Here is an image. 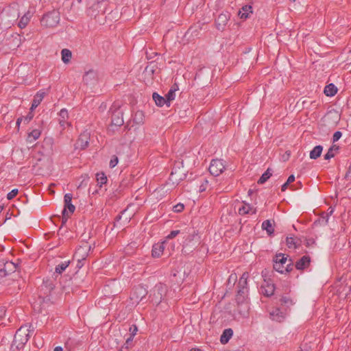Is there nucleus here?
Returning <instances> with one entry per match:
<instances>
[{"mask_svg": "<svg viewBox=\"0 0 351 351\" xmlns=\"http://www.w3.org/2000/svg\"><path fill=\"white\" fill-rule=\"evenodd\" d=\"M167 293V287L166 285L158 283L155 285L152 290V293L150 295L152 298V302L154 304H159L162 300L164 299Z\"/></svg>", "mask_w": 351, "mask_h": 351, "instance_id": "5", "label": "nucleus"}, {"mask_svg": "<svg viewBox=\"0 0 351 351\" xmlns=\"http://www.w3.org/2000/svg\"><path fill=\"white\" fill-rule=\"evenodd\" d=\"M270 317L274 321L281 322L284 320L285 314L279 308H276L270 313Z\"/></svg>", "mask_w": 351, "mask_h": 351, "instance_id": "20", "label": "nucleus"}, {"mask_svg": "<svg viewBox=\"0 0 351 351\" xmlns=\"http://www.w3.org/2000/svg\"><path fill=\"white\" fill-rule=\"evenodd\" d=\"M17 269V265L12 261H0V280L9 274L14 273Z\"/></svg>", "mask_w": 351, "mask_h": 351, "instance_id": "6", "label": "nucleus"}, {"mask_svg": "<svg viewBox=\"0 0 351 351\" xmlns=\"http://www.w3.org/2000/svg\"><path fill=\"white\" fill-rule=\"evenodd\" d=\"M59 123L60 126L64 129L66 125H69V123L67 122V119L69 118V113L67 110L65 108L61 109L59 112Z\"/></svg>", "mask_w": 351, "mask_h": 351, "instance_id": "18", "label": "nucleus"}, {"mask_svg": "<svg viewBox=\"0 0 351 351\" xmlns=\"http://www.w3.org/2000/svg\"><path fill=\"white\" fill-rule=\"evenodd\" d=\"M97 81V75L94 70H89L83 76V82L88 86H93Z\"/></svg>", "mask_w": 351, "mask_h": 351, "instance_id": "15", "label": "nucleus"}, {"mask_svg": "<svg viewBox=\"0 0 351 351\" xmlns=\"http://www.w3.org/2000/svg\"><path fill=\"white\" fill-rule=\"evenodd\" d=\"M287 245L289 248L296 249L302 245L307 246V237L304 235L297 237H287Z\"/></svg>", "mask_w": 351, "mask_h": 351, "instance_id": "7", "label": "nucleus"}, {"mask_svg": "<svg viewBox=\"0 0 351 351\" xmlns=\"http://www.w3.org/2000/svg\"><path fill=\"white\" fill-rule=\"evenodd\" d=\"M129 347L128 346H123L118 351H128Z\"/></svg>", "mask_w": 351, "mask_h": 351, "instance_id": "61", "label": "nucleus"}, {"mask_svg": "<svg viewBox=\"0 0 351 351\" xmlns=\"http://www.w3.org/2000/svg\"><path fill=\"white\" fill-rule=\"evenodd\" d=\"M34 114L32 113V111L29 112L27 116L23 117V121H24V123H28L32 119H33Z\"/></svg>", "mask_w": 351, "mask_h": 351, "instance_id": "48", "label": "nucleus"}, {"mask_svg": "<svg viewBox=\"0 0 351 351\" xmlns=\"http://www.w3.org/2000/svg\"><path fill=\"white\" fill-rule=\"evenodd\" d=\"M70 214L66 213L65 215H62V225L64 224L67 219L70 217Z\"/></svg>", "mask_w": 351, "mask_h": 351, "instance_id": "54", "label": "nucleus"}, {"mask_svg": "<svg viewBox=\"0 0 351 351\" xmlns=\"http://www.w3.org/2000/svg\"><path fill=\"white\" fill-rule=\"evenodd\" d=\"M69 264L70 261H64L58 264L55 268L54 274H61L69 267Z\"/></svg>", "mask_w": 351, "mask_h": 351, "instance_id": "30", "label": "nucleus"}, {"mask_svg": "<svg viewBox=\"0 0 351 351\" xmlns=\"http://www.w3.org/2000/svg\"><path fill=\"white\" fill-rule=\"evenodd\" d=\"M272 175L271 172V169L268 168L267 171L263 173L261 177L258 180V184H264Z\"/></svg>", "mask_w": 351, "mask_h": 351, "instance_id": "31", "label": "nucleus"}, {"mask_svg": "<svg viewBox=\"0 0 351 351\" xmlns=\"http://www.w3.org/2000/svg\"><path fill=\"white\" fill-rule=\"evenodd\" d=\"M274 269L280 273L289 272L292 270L293 262L291 259H287L285 254L280 253L277 254L273 259Z\"/></svg>", "mask_w": 351, "mask_h": 351, "instance_id": "1", "label": "nucleus"}, {"mask_svg": "<svg viewBox=\"0 0 351 351\" xmlns=\"http://www.w3.org/2000/svg\"><path fill=\"white\" fill-rule=\"evenodd\" d=\"M60 20V14L58 10H53L45 14L41 20V25L46 28H53L56 27Z\"/></svg>", "mask_w": 351, "mask_h": 351, "instance_id": "4", "label": "nucleus"}, {"mask_svg": "<svg viewBox=\"0 0 351 351\" xmlns=\"http://www.w3.org/2000/svg\"><path fill=\"white\" fill-rule=\"evenodd\" d=\"M311 87H313V90H315V93L317 92V89L319 88V86L314 83L313 85L311 84Z\"/></svg>", "mask_w": 351, "mask_h": 351, "instance_id": "57", "label": "nucleus"}, {"mask_svg": "<svg viewBox=\"0 0 351 351\" xmlns=\"http://www.w3.org/2000/svg\"><path fill=\"white\" fill-rule=\"evenodd\" d=\"M41 132L38 129H34L28 133L27 141L32 143L38 139L40 136Z\"/></svg>", "mask_w": 351, "mask_h": 351, "instance_id": "27", "label": "nucleus"}, {"mask_svg": "<svg viewBox=\"0 0 351 351\" xmlns=\"http://www.w3.org/2000/svg\"><path fill=\"white\" fill-rule=\"evenodd\" d=\"M185 177L186 173L183 169H181L180 167H178V169L174 167L171 173L169 179L173 183H178L180 180H184Z\"/></svg>", "mask_w": 351, "mask_h": 351, "instance_id": "12", "label": "nucleus"}, {"mask_svg": "<svg viewBox=\"0 0 351 351\" xmlns=\"http://www.w3.org/2000/svg\"><path fill=\"white\" fill-rule=\"evenodd\" d=\"M241 10L239 12V16L242 19H247L249 15L252 13V7L250 5L243 6Z\"/></svg>", "mask_w": 351, "mask_h": 351, "instance_id": "21", "label": "nucleus"}, {"mask_svg": "<svg viewBox=\"0 0 351 351\" xmlns=\"http://www.w3.org/2000/svg\"><path fill=\"white\" fill-rule=\"evenodd\" d=\"M315 243V241L313 239H308V247L311 245V244H314Z\"/></svg>", "mask_w": 351, "mask_h": 351, "instance_id": "64", "label": "nucleus"}, {"mask_svg": "<svg viewBox=\"0 0 351 351\" xmlns=\"http://www.w3.org/2000/svg\"><path fill=\"white\" fill-rule=\"evenodd\" d=\"M233 335V330L231 328L225 329L221 335L220 341L222 344L227 343Z\"/></svg>", "mask_w": 351, "mask_h": 351, "instance_id": "22", "label": "nucleus"}, {"mask_svg": "<svg viewBox=\"0 0 351 351\" xmlns=\"http://www.w3.org/2000/svg\"><path fill=\"white\" fill-rule=\"evenodd\" d=\"M342 136V133L340 131H337L334 133L332 136V142L335 143L338 141Z\"/></svg>", "mask_w": 351, "mask_h": 351, "instance_id": "50", "label": "nucleus"}, {"mask_svg": "<svg viewBox=\"0 0 351 351\" xmlns=\"http://www.w3.org/2000/svg\"><path fill=\"white\" fill-rule=\"evenodd\" d=\"M61 55H62V60L64 63L67 64L70 62L72 53L71 51L68 49H63L61 51Z\"/></svg>", "mask_w": 351, "mask_h": 351, "instance_id": "29", "label": "nucleus"}, {"mask_svg": "<svg viewBox=\"0 0 351 351\" xmlns=\"http://www.w3.org/2000/svg\"><path fill=\"white\" fill-rule=\"evenodd\" d=\"M306 263H307V255L303 256L298 261L296 262V269L299 270L303 269Z\"/></svg>", "mask_w": 351, "mask_h": 351, "instance_id": "35", "label": "nucleus"}, {"mask_svg": "<svg viewBox=\"0 0 351 351\" xmlns=\"http://www.w3.org/2000/svg\"><path fill=\"white\" fill-rule=\"evenodd\" d=\"M319 117V114L317 112H314L311 114V117L313 118L315 120H317Z\"/></svg>", "mask_w": 351, "mask_h": 351, "instance_id": "55", "label": "nucleus"}, {"mask_svg": "<svg viewBox=\"0 0 351 351\" xmlns=\"http://www.w3.org/2000/svg\"><path fill=\"white\" fill-rule=\"evenodd\" d=\"M22 121H23V117L18 118L16 120V125L18 128V130L19 129V125H20L21 123L22 122Z\"/></svg>", "mask_w": 351, "mask_h": 351, "instance_id": "56", "label": "nucleus"}, {"mask_svg": "<svg viewBox=\"0 0 351 351\" xmlns=\"http://www.w3.org/2000/svg\"><path fill=\"white\" fill-rule=\"evenodd\" d=\"M281 304L285 306H289V304H292V301L289 297H282L280 300Z\"/></svg>", "mask_w": 351, "mask_h": 351, "instance_id": "44", "label": "nucleus"}, {"mask_svg": "<svg viewBox=\"0 0 351 351\" xmlns=\"http://www.w3.org/2000/svg\"><path fill=\"white\" fill-rule=\"evenodd\" d=\"M262 228L265 230L269 235L274 234V228L270 220H265L262 223Z\"/></svg>", "mask_w": 351, "mask_h": 351, "instance_id": "28", "label": "nucleus"}, {"mask_svg": "<svg viewBox=\"0 0 351 351\" xmlns=\"http://www.w3.org/2000/svg\"><path fill=\"white\" fill-rule=\"evenodd\" d=\"M337 92V88L333 84H329L324 88V93L326 96L332 97Z\"/></svg>", "mask_w": 351, "mask_h": 351, "instance_id": "25", "label": "nucleus"}, {"mask_svg": "<svg viewBox=\"0 0 351 351\" xmlns=\"http://www.w3.org/2000/svg\"><path fill=\"white\" fill-rule=\"evenodd\" d=\"M300 226H301V224H300V223H298L297 225H294V226H293V227H294L295 230H298V229H300V230H301V232H304V230H301Z\"/></svg>", "mask_w": 351, "mask_h": 351, "instance_id": "60", "label": "nucleus"}, {"mask_svg": "<svg viewBox=\"0 0 351 351\" xmlns=\"http://www.w3.org/2000/svg\"><path fill=\"white\" fill-rule=\"evenodd\" d=\"M295 180L294 175H291L289 176L287 182L284 183L281 186V191L282 192L285 191L288 187V186Z\"/></svg>", "mask_w": 351, "mask_h": 351, "instance_id": "39", "label": "nucleus"}, {"mask_svg": "<svg viewBox=\"0 0 351 351\" xmlns=\"http://www.w3.org/2000/svg\"><path fill=\"white\" fill-rule=\"evenodd\" d=\"M170 90H173V92H175V93H176V91L178 90V86L177 84H174L171 87Z\"/></svg>", "mask_w": 351, "mask_h": 351, "instance_id": "59", "label": "nucleus"}, {"mask_svg": "<svg viewBox=\"0 0 351 351\" xmlns=\"http://www.w3.org/2000/svg\"><path fill=\"white\" fill-rule=\"evenodd\" d=\"M29 335L27 330L21 327L14 335L11 346L12 351H19L22 349L29 340Z\"/></svg>", "mask_w": 351, "mask_h": 351, "instance_id": "3", "label": "nucleus"}, {"mask_svg": "<svg viewBox=\"0 0 351 351\" xmlns=\"http://www.w3.org/2000/svg\"><path fill=\"white\" fill-rule=\"evenodd\" d=\"M323 147L322 145L315 146L311 152H310V158L311 159H317L319 158L322 152Z\"/></svg>", "mask_w": 351, "mask_h": 351, "instance_id": "26", "label": "nucleus"}, {"mask_svg": "<svg viewBox=\"0 0 351 351\" xmlns=\"http://www.w3.org/2000/svg\"><path fill=\"white\" fill-rule=\"evenodd\" d=\"M133 337H134L130 335V337L128 338H127V339L125 341V343L124 344V346H128L130 348V346H131L132 342L133 341Z\"/></svg>", "mask_w": 351, "mask_h": 351, "instance_id": "53", "label": "nucleus"}, {"mask_svg": "<svg viewBox=\"0 0 351 351\" xmlns=\"http://www.w3.org/2000/svg\"><path fill=\"white\" fill-rule=\"evenodd\" d=\"M176 97L175 92L173 90H169L167 94L165 95L166 101H167V106H170L171 101L174 100Z\"/></svg>", "mask_w": 351, "mask_h": 351, "instance_id": "38", "label": "nucleus"}, {"mask_svg": "<svg viewBox=\"0 0 351 351\" xmlns=\"http://www.w3.org/2000/svg\"><path fill=\"white\" fill-rule=\"evenodd\" d=\"M225 169V165L222 160L213 159L211 160L209 171L214 176H218Z\"/></svg>", "mask_w": 351, "mask_h": 351, "instance_id": "9", "label": "nucleus"}, {"mask_svg": "<svg viewBox=\"0 0 351 351\" xmlns=\"http://www.w3.org/2000/svg\"><path fill=\"white\" fill-rule=\"evenodd\" d=\"M252 210V208L249 204H245L243 206L239 208V214L241 215H244L250 213Z\"/></svg>", "mask_w": 351, "mask_h": 351, "instance_id": "34", "label": "nucleus"}, {"mask_svg": "<svg viewBox=\"0 0 351 351\" xmlns=\"http://www.w3.org/2000/svg\"><path fill=\"white\" fill-rule=\"evenodd\" d=\"M351 173V161H350V164L349 165V168H348V172L346 173V178H348V175Z\"/></svg>", "mask_w": 351, "mask_h": 351, "instance_id": "62", "label": "nucleus"}, {"mask_svg": "<svg viewBox=\"0 0 351 351\" xmlns=\"http://www.w3.org/2000/svg\"><path fill=\"white\" fill-rule=\"evenodd\" d=\"M262 293L266 296H270L274 294V285H267L266 288L261 287Z\"/></svg>", "mask_w": 351, "mask_h": 351, "instance_id": "36", "label": "nucleus"}, {"mask_svg": "<svg viewBox=\"0 0 351 351\" xmlns=\"http://www.w3.org/2000/svg\"><path fill=\"white\" fill-rule=\"evenodd\" d=\"M249 274L244 272L239 280L237 284V293L236 295V302L238 304H243L247 299L248 288L247 278Z\"/></svg>", "mask_w": 351, "mask_h": 351, "instance_id": "2", "label": "nucleus"}, {"mask_svg": "<svg viewBox=\"0 0 351 351\" xmlns=\"http://www.w3.org/2000/svg\"><path fill=\"white\" fill-rule=\"evenodd\" d=\"M290 156V152H286L285 154L283 155L282 158H283V160H288L289 157Z\"/></svg>", "mask_w": 351, "mask_h": 351, "instance_id": "58", "label": "nucleus"}, {"mask_svg": "<svg viewBox=\"0 0 351 351\" xmlns=\"http://www.w3.org/2000/svg\"><path fill=\"white\" fill-rule=\"evenodd\" d=\"M96 179L97 184L99 185L100 187H101L102 185L104 184H106L107 182V177L103 172L97 173L96 174Z\"/></svg>", "mask_w": 351, "mask_h": 351, "instance_id": "33", "label": "nucleus"}, {"mask_svg": "<svg viewBox=\"0 0 351 351\" xmlns=\"http://www.w3.org/2000/svg\"><path fill=\"white\" fill-rule=\"evenodd\" d=\"M152 98L158 106L162 107L164 105L167 106V101H166L165 97L160 96L157 93H153Z\"/></svg>", "mask_w": 351, "mask_h": 351, "instance_id": "23", "label": "nucleus"}, {"mask_svg": "<svg viewBox=\"0 0 351 351\" xmlns=\"http://www.w3.org/2000/svg\"><path fill=\"white\" fill-rule=\"evenodd\" d=\"M230 18V14L228 12L220 14L215 20L216 27L218 30L223 31Z\"/></svg>", "mask_w": 351, "mask_h": 351, "instance_id": "11", "label": "nucleus"}, {"mask_svg": "<svg viewBox=\"0 0 351 351\" xmlns=\"http://www.w3.org/2000/svg\"><path fill=\"white\" fill-rule=\"evenodd\" d=\"M184 204L179 203L173 206V210L176 213H180L184 210Z\"/></svg>", "mask_w": 351, "mask_h": 351, "instance_id": "47", "label": "nucleus"}, {"mask_svg": "<svg viewBox=\"0 0 351 351\" xmlns=\"http://www.w3.org/2000/svg\"><path fill=\"white\" fill-rule=\"evenodd\" d=\"M90 250V245H88V243H85L84 245L80 246L75 253L74 256L77 258L78 260H80V258H82V259H84L85 257L87 256V251H89Z\"/></svg>", "mask_w": 351, "mask_h": 351, "instance_id": "16", "label": "nucleus"}, {"mask_svg": "<svg viewBox=\"0 0 351 351\" xmlns=\"http://www.w3.org/2000/svg\"><path fill=\"white\" fill-rule=\"evenodd\" d=\"M147 294V289L142 285H139L136 286L132 292L131 293L130 299L133 303H138L141 302Z\"/></svg>", "mask_w": 351, "mask_h": 351, "instance_id": "8", "label": "nucleus"}, {"mask_svg": "<svg viewBox=\"0 0 351 351\" xmlns=\"http://www.w3.org/2000/svg\"><path fill=\"white\" fill-rule=\"evenodd\" d=\"M334 147L335 146H332L328 149L327 153L324 155L325 160H330L335 156Z\"/></svg>", "mask_w": 351, "mask_h": 351, "instance_id": "43", "label": "nucleus"}, {"mask_svg": "<svg viewBox=\"0 0 351 351\" xmlns=\"http://www.w3.org/2000/svg\"><path fill=\"white\" fill-rule=\"evenodd\" d=\"M322 104V100L320 99V97L319 96L315 100L311 101V108L316 109L319 106H320Z\"/></svg>", "mask_w": 351, "mask_h": 351, "instance_id": "42", "label": "nucleus"}, {"mask_svg": "<svg viewBox=\"0 0 351 351\" xmlns=\"http://www.w3.org/2000/svg\"><path fill=\"white\" fill-rule=\"evenodd\" d=\"M31 17H32V14H30L29 12H27V13H25L21 18V19L18 23V26L21 29L25 28L27 26V25L29 23Z\"/></svg>", "mask_w": 351, "mask_h": 351, "instance_id": "24", "label": "nucleus"}, {"mask_svg": "<svg viewBox=\"0 0 351 351\" xmlns=\"http://www.w3.org/2000/svg\"><path fill=\"white\" fill-rule=\"evenodd\" d=\"M44 288L46 289L47 293H49L53 289V285L49 280L43 281L42 289H43Z\"/></svg>", "mask_w": 351, "mask_h": 351, "instance_id": "41", "label": "nucleus"}, {"mask_svg": "<svg viewBox=\"0 0 351 351\" xmlns=\"http://www.w3.org/2000/svg\"><path fill=\"white\" fill-rule=\"evenodd\" d=\"M123 112L119 108H116L112 112V125L120 127L123 124Z\"/></svg>", "mask_w": 351, "mask_h": 351, "instance_id": "13", "label": "nucleus"}, {"mask_svg": "<svg viewBox=\"0 0 351 351\" xmlns=\"http://www.w3.org/2000/svg\"><path fill=\"white\" fill-rule=\"evenodd\" d=\"M129 331L130 332V335L134 337L138 331V328L136 325H132Z\"/></svg>", "mask_w": 351, "mask_h": 351, "instance_id": "51", "label": "nucleus"}, {"mask_svg": "<svg viewBox=\"0 0 351 351\" xmlns=\"http://www.w3.org/2000/svg\"><path fill=\"white\" fill-rule=\"evenodd\" d=\"M118 157L116 156H113L110 159L109 166L110 168H114L118 163Z\"/></svg>", "mask_w": 351, "mask_h": 351, "instance_id": "45", "label": "nucleus"}, {"mask_svg": "<svg viewBox=\"0 0 351 351\" xmlns=\"http://www.w3.org/2000/svg\"><path fill=\"white\" fill-rule=\"evenodd\" d=\"M45 93L41 91H39L36 94V95L34 97L32 106L30 108L31 111H33L40 105V104L41 103L45 97Z\"/></svg>", "mask_w": 351, "mask_h": 351, "instance_id": "17", "label": "nucleus"}, {"mask_svg": "<svg viewBox=\"0 0 351 351\" xmlns=\"http://www.w3.org/2000/svg\"><path fill=\"white\" fill-rule=\"evenodd\" d=\"M54 351H64L61 346H57L54 348Z\"/></svg>", "mask_w": 351, "mask_h": 351, "instance_id": "63", "label": "nucleus"}, {"mask_svg": "<svg viewBox=\"0 0 351 351\" xmlns=\"http://www.w3.org/2000/svg\"><path fill=\"white\" fill-rule=\"evenodd\" d=\"M190 230L191 229H189L188 231H186L187 228H186L184 230H183L185 232V234H182L183 236V239H184V243H185L186 244H188V243L191 242L195 237L194 231H193V233H191Z\"/></svg>", "mask_w": 351, "mask_h": 351, "instance_id": "32", "label": "nucleus"}, {"mask_svg": "<svg viewBox=\"0 0 351 351\" xmlns=\"http://www.w3.org/2000/svg\"><path fill=\"white\" fill-rule=\"evenodd\" d=\"M53 139L51 138H46L43 143V147H47V151L50 152L52 150Z\"/></svg>", "mask_w": 351, "mask_h": 351, "instance_id": "37", "label": "nucleus"}, {"mask_svg": "<svg viewBox=\"0 0 351 351\" xmlns=\"http://www.w3.org/2000/svg\"><path fill=\"white\" fill-rule=\"evenodd\" d=\"M89 138H90V134L88 132H85L82 133L80 135V136L75 143L76 148L81 149H86L89 144Z\"/></svg>", "mask_w": 351, "mask_h": 351, "instance_id": "14", "label": "nucleus"}, {"mask_svg": "<svg viewBox=\"0 0 351 351\" xmlns=\"http://www.w3.org/2000/svg\"><path fill=\"white\" fill-rule=\"evenodd\" d=\"M208 180L206 179H204L203 182L202 183V184L199 186V191L202 192L204 191L206 189V185L208 184Z\"/></svg>", "mask_w": 351, "mask_h": 351, "instance_id": "52", "label": "nucleus"}, {"mask_svg": "<svg viewBox=\"0 0 351 351\" xmlns=\"http://www.w3.org/2000/svg\"><path fill=\"white\" fill-rule=\"evenodd\" d=\"M142 117H143V112H137L134 116V121L136 123H140L142 121Z\"/></svg>", "mask_w": 351, "mask_h": 351, "instance_id": "49", "label": "nucleus"}, {"mask_svg": "<svg viewBox=\"0 0 351 351\" xmlns=\"http://www.w3.org/2000/svg\"><path fill=\"white\" fill-rule=\"evenodd\" d=\"M185 232L183 230H172L170 232V233L167 236V239H172L175 238L178 234H184Z\"/></svg>", "mask_w": 351, "mask_h": 351, "instance_id": "40", "label": "nucleus"}, {"mask_svg": "<svg viewBox=\"0 0 351 351\" xmlns=\"http://www.w3.org/2000/svg\"><path fill=\"white\" fill-rule=\"evenodd\" d=\"M18 189H12L10 193H8L7 195V198L8 199H13L14 197L16 196V195L18 194Z\"/></svg>", "mask_w": 351, "mask_h": 351, "instance_id": "46", "label": "nucleus"}, {"mask_svg": "<svg viewBox=\"0 0 351 351\" xmlns=\"http://www.w3.org/2000/svg\"><path fill=\"white\" fill-rule=\"evenodd\" d=\"M72 194L66 193L64 197V208L62 211V215H65L66 213L71 215L75 210V206L71 203Z\"/></svg>", "mask_w": 351, "mask_h": 351, "instance_id": "10", "label": "nucleus"}, {"mask_svg": "<svg viewBox=\"0 0 351 351\" xmlns=\"http://www.w3.org/2000/svg\"><path fill=\"white\" fill-rule=\"evenodd\" d=\"M165 242H162L161 243H156L153 245L152 250V255L153 257L158 258L161 256L165 249Z\"/></svg>", "mask_w": 351, "mask_h": 351, "instance_id": "19", "label": "nucleus"}]
</instances>
